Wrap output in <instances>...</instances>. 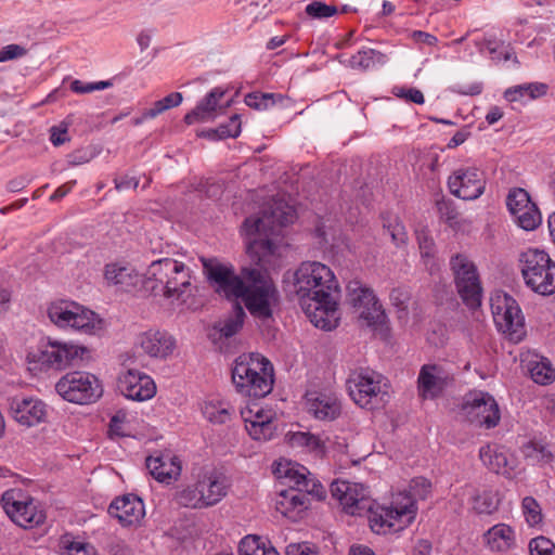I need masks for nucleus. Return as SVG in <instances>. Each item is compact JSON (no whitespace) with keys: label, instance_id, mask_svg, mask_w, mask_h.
<instances>
[{"label":"nucleus","instance_id":"1","mask_svg":"<svg viewBox=\"0 0 555 555\" xmlns=\"http://www.w3.org/2000/svg\"><path fill=\"white\" fill-rule=\"evenodd\" d=\"M295 219V209L284 202H274L259 216L246 218L243 230L247 236L249 266H243L235 272L231 263L202 258L204 273L214 291L229 300L242 299L255 319H271L280 294L267 267L278 249L274 237Z\"/></svg>","mask_w":555,"mask_h":555},{"label":"nucleus","instance_id":"2","mask_svg":"<svg viewBox=\"0 0 555 555\" xmlns=\"http://www.w3.org/2000/svg\"><path fill=\"white\" fill-rule=\"evenodd\" d=\"M294 289L315 327L331 331L338 325L339 286L327 266L318 261L302 262L294 273Z\"/></svg>","mask_w":555,"mask_h":555},{"label":"nucleus","instance_id":"3","mask_svg":"<svg viewBox=\"0 0 555 555\" xmlns=\"http://www.w3.org/2000/svg\"><path fill=\"white\" fill-rule=\"evenodd\" d=\"M191 272V269L181 261L160 258L149 266L143 287L154 296L185 301L184 297L192 293Z\"/></svg>","mask_w":555,"mask_h":555},{"label":"nucleus","instance_id":"4","mask_svg":"<svg viewBox=\"0 0 555 555\" xmlns=\"http://www.w3.org/2000/svg\"><path fill=\"white\" fill-rule=\"evenodd\" d=\"M231 378L236 391L242 396L264 398L273 389V364L260 353H243L233 362Z\"/></svg>","mask_w":555,"mask_h":555},{"label":"nucleus","instance_id":"5","mask_svg":"<svg viewBox=\"0 0 555 555\" xmlns=\"http://www.w3.org/2000/svg\"><path fill=\"white\" fill-rule=\"evenodd\" d=\"M230 479L217 468H203L194 483L180 486L173 501L182 507L203 509L217 505L228 494Z\"/></svg>","mask_w":555,"mask_h":555},{"label":"nucleus","instance_id":"6","mask_svg":"<svg viewBox=\"0 0 555 555\" xmlns=\"http://www.w3.org/2000/svg\"><path fill=\"white\" fill-rule=\"evenodd\" d=\"M91 350L72 341L48 338L27 353L30 370L40 372L63 371L70 366H82L91 360Z\"/></svg>","mask_w":555,"mask_h":555},{"label":"nucleus","instance_id":"7","mask_svg":"<svg viewBox=\"0 0 555 555\" xmlns=\"http://www.w3.org/2000/svg\"><path fill=\"white\" fill-rule=\"evenodd\" d=\"M518 262L528 288L543 296L555 293V261L546 251L528 248L520 253Z\"/></svg>","mask_w":555,"mask_h":555},{"label":"nucleus","instance_id":"8","mask_svg":"<svg viewBox=\"0 0 555 555\" xmlns=\"http://www.w3.org/2000/svg\"><path fill=\"white\" fill-rule=\"evenodd\" d=\"M347 388L356 404L371 411L383 408L389 398L386 378L371 369L351 372Z\"/></svg>","mask_w":555,"mask_h":555},{"label":"nucleus","instance_id":"9","mask_svg":"<svg viewBox=\"0 0 555 555\" xmlns=\"http://www.w3.org/2000/svg\"><path fill=\"white\" fill-rule=\"evenodd\" d=\"M0 501L10 519L24 529L36 528L46 520L40 502L21 489L4 491Z\"/></svg>","mask_w":555,"mask_h":555},{"label":"nucleus","instance_id":"10","mask_svg":"<svg viewBox=\"0 0 555 555\" xmlns=\"http://www.w3.org/2000/svg\"><path fill=\"white\" fill-rule=\"evenodd\" d=\"M47 312L50 321L61 328L70 327L85 334H94L101 330L102 322L98 315L75 301L51 302Z\"/></svg>","mask_w":555,"mask_h":555},{"label":"nucleus","instance_id":"11","mask_svg":"<svg viewBox=\"0 0 555 555\" xmlns=\"http://www.w3.org/2000/svg\"><path fill=\"white\" fill-rule=\"evenodd\" d=\"M346 292L347 301L359 311L361 325L378 330L386 324L387 315L372 288L359 280H351L347 283Z\"/></svg>","mask_w":555,"mask_h":555},{"label":"nucleus","instance_id":"12","mask_svg":"<svg viewBox=\"0 0 555 555\" xmlns=\"http://www.w3.org/2000/svg\"><path fill=\"white\" fill-rule=\"evenodd\" d=\"M449 264L463 302L472 309L478 308L481 305L482 287L474 261L467 255L459 253L450 258Z\"/></svg>","mask_w":555,"mask_h":555},{"label":"nucleus","instance_id":"13","mask_svg":"<svg viewBox=\"0 0 555 555\" xmlns=\"http://www.w3.org/2000/svg\"><path fill=\"white\" fill-rule=\"evenodd\" d=\"M56 392L66 401L76 404L95 402L103 392L99 378L87 372H69L55 384Z\"/></svg>","mask_w":555,"mask_h":555},{"label":"nucleus","instance_id":"14","mask_svg":"<svg viewBox=\"0 0 555 555\" xmlns=\"http://www.w3.org/2000/svg\"><path fill=\"white\" fill-rule=\"evenodd\" d=\"M417 513V506L412 502L404 503L399 498L396 506H374L372 504L367 519L370 528L377 534H386L404 529L411 524Z\"/></svg>","mask_w":555,"mask_h":555},{"label":"nucleus","instance_id":"15","mask_svg":"<svg viewBox=\"0 0 555 555\" xmlns=\"http://www.w3.org/2000/svg\"><path fill=\"white\" fill-rule=\"evenodd\" d=\"M491 310L498 330L518 341L525 334V319L517 301L508 294H498L491 298Z\"/></svg>","mask_w":555,"mask_h":555},{"label":"nucleus","instance_id":"16","mask_svg":"<svg viewBox=\"0 0 555 555\" xmlns=\"http://www.w3.org/2000/svg\"><path fill=\"white\" fill-rule=\"evenodd\" d=\"M454 383V374L439 363H426L416 379L417 396L422 401L436 400Z\"/></svg>","mask_w":555,"mask_h":555},{"label":"nucleus","instance_id":"17","mask_svg":"<svg viewBox=\"0 0 555 555\" xmlns=\"http://www.w3.org/2000/svg\"><path fill=\"white\" fill-rule=\"evenodd\" d=\"M485 172L476 167H461L448 178V189L452 195L463 201L479 198L486 190Z\"/></svg>","mask_w":555,"mask_h":555},{"label":"nucleus","instance_id":"18","mask_svg":"<svg viewBox=\"0 0 555 555\" xmlns=\"http://www.w3.org/2000/svg\"><path fill=\"white\" fill-rule=\"evenodd\" d=\"M331 493L339 501L344 511L353 516L367 514L372 506L367 489L361 483L335 480L331 483Z\"/></svg>","mask_w":555,"mask_h":555},{"label":"nucleus","instance_id":"19","mask_svg":"<svg viewBox=\"0 0 555 555\" xmlns=\"http://www.w3.org/2000/svg\"><path fill=\"white\" fill-rule=\"evenodd\" d=\"M463 409L472 422L486 428H493L501 418L495 399L485 391H473L465 397Z\"/></svg>","mask_w":555,"mask_h":555},{"label":"nucleus","instance_id":"20","mask_svg":"<svg viewBox=\"0 0 555 555\" xmlns=\"http://www.w3.org/2000/svg\"><path fill=\"white\" fill-rule=\"evenodd\" d=\"M507 208L514 221L524 230L532 231L541 223L538 206L531 201L529 193L521 188H515L506 197Z\"/></svg>","mask_w":555,"mask_h":555},{"label":"nucleus","instance_id":"21","mask_svg":"<svg viewBox=\"0 0 555 555\" xmlns=\"http://www.w3.org/2000/svg\"><path fill=\"white\" fill-rule=\"evenodd\" d=\"M245 428L254 440H270L275 430V413L254 402L241 411Z\"/></svg>","mask_w":555,"mask_h":555},{"label":"nucleus","instance_id":"22","mask_svg":"<svg viewBox=\"0 0 555 555\" xmlns=\"http://www.w3.org/2000/svg\"><path fill=\"white\" fill-rule=\"evenodd\" d=\"M117 387L121 395L133 401H146L156 393V385L151 376L138 370H128L119 375Z\"/></svg>","mask_w":555,"mask_h":555},{"label":"nucleus","instance_id":"23","mask_svg":"<svg viewBox=\"0 0 555 555\" xmlns=\"http://www.w3.org/2000/svg\"><path fill=\"white\" fill-rule=\"evenodd\" d=\"M10 410L13 418L26 427L36 426L47 418V404L37 398H13Z\"/></svg>","mask_w":555,"mask_h":555},{"label":"nucleus","instance_id":"24","mask_svg":"<svg viewBox=\"0 0 555 555\" xmlns=\"http://www.w3.org/2000/svg\"><path fill=\"white\" fill-rule=\"evenodd\" d=\"M112 517L118 519L122 526H131L141 520L145 514L143 501L135 494L128 493L116 498L108 506Z\"/></svg>","mask_w":555,"mask_h":555},{"label":"nucleus","instance_id":"25","mask_svg":"<svg viewBox=\"0 0 555 555\" xmlns=\"http://www.w3.org/2000/svg\"><path fill=\"white\" fill-rule=\"evenodd\" d=\"M284 477L289 485L297 491L305 493L306 496L312 495L319 501L326 498L324 486L305 466L287 467L284 470Z\"/></svg>","mask_w":555,"mask_h":555},{"label":"nucleus","instance_id":"26","mask_svg":"<svg viewBox=\"0 0 555 555\" xmlns=\"http://www.w3.org/2000/svg\"><path fill=\"white\" fill-rule=\"evenodd\" d=\"M146 467L151 475L159 482L170 483L181 474V462L170 452H159L146 459Z\"/></svg>","mask_w":555,"mask_h":555},{"label":"nucleus","instance_id":"27","mask_svg":"<svg viewBox=\"0 0 555 555\" xmlns=\"http://www.w3.org/2000/svg\"><path fill=\"white\" fill-rule=\"evenodd\" d=\"M307 409L317 420L334 421L341 413V404L338 398L333 393L307 392Z\"/></svg>","mask_w":555,"mask_h":555},{"label":"nucleus","instance_id":"28","mask_svg":"<svg viewBox=\"0 0 555 555\" xmlns=\"http://www.w3.org/2000/svg\"><path fill=\"white\" fill-rule=\"evenodd\" d=\"M310 501L305 493L297 491L292 485L289 489L282 490L275 501V509L284 517L297 521L302 518Z\"/></svg>","mask_w":555,"mask_h":555},{"label":"nucleus","instance_id":"29","mask_svg":"<svg viewBox=\"0 0 555 555\" xmlns=\"http://www.w3.org/2000/svg\"><path fill=\"white\" fill-rule=\"evenodd\" d=\"M144 352L153 358H167L175 349V339L171 335L160 331H147L140 338Z\"/></svg>","mask_w":555,"mask_h":555},{"label":"nucleus","instance_id":"30","mask_svg":"<svg viewBox=\"0 0 555 555\" xmlns=\"http://www.w3.org/2000/svg\"><path fill=\"white\" fill-rule=\"evenodd\" d=\"M479 457L485 466L495 474L511 476L513 467L506 451L498 446L487 444L479 450Z\"/></svg>","mask_w":555,"mask_h":555},{"label":"nucleus","instance_id":"31","mask_svg":"<svg viewBox=\"0 0 555 555\" xmlns=\"http://www.w3.org/2000/svg\"><path fill=\"white\" fill-rule=\"evenodd\" d=\"M225 90L221 87H216L210 90L206 96L197 103V105L184 116V121L188 125H193L198 121H205L209 118L218 106L219 101L224 96Z\"/></svg>","mask_w":555,"mask_h":555},{"label":"nucleus","instance_id":"32","mask_svg":"<svg viewBox=\"0 0 555 555\" xmlns=\"http://www.w3.org/2000/svg\"><path fill=\"white\" fill-rule=\"evenodd\" d=\"M416 240L425 270L430 275L438 274L441 270V263L436 257V244L429 231L426 229L416 231Z\"/></svg>","mask_w":555,"mask_h":555},{"label":"nucleus","instance_id":"33","mask_svg":"<svg viewBox=\"0 0 555 555\" xmlns=\"http://www.w3.org/2000/svg\"><path fill=\"white\" fill-rule=\"evenodd\" d=\"M491 551L506 552L515 545V531L506 524H496L483 534Z\"/></svg>","mask_w":555,"mask_h":555},{"label":"nucleus","instance_id":"34","mask_svg":"<svg viewBox=\"0 0 555 555\" xmlns=\"http://www.w3.org/2000/svg\"><path fill=\"white\" fill-rule=\"evenodd\" d=\"M475 46L478 49L479 53L482 55H489L490 59L500 63L502 61H509L514 55L513 50L504 44V41L495 38L494 36H485L480 39L475 40Z\"/></svg>","mask_w":555,"mask_h":555},{"label":"nucleus","instance_id":"35","mask_svg":"<svg viewBox=\"0 0 555 555\" xmlns=\"http://www.w3.org/2000/svg\"><path fill=\"white\" fill-rule=\"evenodd\" d=\"M520 451L531 465L550 464L554 459L550 444L542 439L534 438L527 441L521 446Z\"/></svg>","mask_w":555,"mask_h":555},{"label":"nucleus","instance_id":"36","mask_svg":"<svg viewBox=\"0 0 555 555\" xmlns=\"http://www.w3.org/2000/svg\"><path fill=\"white\" fill-rule=\"evenodd\" d=\"M548 86L543 82H529L513 86L505 90L504 99L508 102H521L525 98L535 100L547 93Z\"/></svg>","mask_w":555,"mask_h":555},{"label":"nucleus","instance_id":"37","mask_svg":"<svg viewBox=\"0 0 555 555\" xmlns=\"http://www.w3.org/2000/svg\"><path fill=\"white\" fill-rule=\"evenodd\" d=\"M433 490L431 481L423 476H417L411 479L408 489L398 495V498L404 503L412 502L414 506H417V501L426 500Z\"/></svg>","mask_w":555,"mask_h":555},{"label":"nucleus","instance_id":"38","mask_svg":"<svg viewBox=\"0 0 555 555\" xmlns=\"http://www.w3.org/2000/svg\"><path fill=\"white\" fill-rule=\"evenodd\" d=\"M204 416L212 424H227L235 413V409L228 402L208 400L202 408Z\"/></svg>","mask_w":555,"mask_h":555},{"label":"nucleus","instance_id":"39","mask_svg":"<svg viewBox=\"0 0 555 555\" xmlns=\"http://www.w3.org/2000/svg\"><path fill=\"white\" fill-rule=\"evenodd\" d=\"M104 276L109 284L117 285L125 291H129L138 281V275L133 274L130 268L118 263L106 264Z\"/></svg>","mask_w":555,"mask_h":555},{"label":"nucleus","instance_id":"40","mask_svg":"<svg viewBox=\"0 0 555 555\" xmlns=\"http://www.w3.org/2000/svg\"><path fill=\"white\" fill-rule=\"evenodd\" d=\"M388 57L385 53L375 49H363L352 55L348 64L352 69L367 70L373 68L376 64L385 65Z\"/></svg>","mask_w":555,"mask_h":555},{"label":"nucleus","instance_id":"41","mask_svg":"<svg viewBox=\"0 0 555 555\" xmlns=\"http://www.w3.org/2000/svg\"><path fill=\"white\" fill-rule=\"evenodd\" d=\"M246 313L240 302H235L232 313L219 322L218 328L220 337L229 338L234 336L243 327Z\"/></svg>","mask_w":555,"mask_h":555},{"label":"nucleus","instance_id":"42","mask_svg":"<svg viewBox=\"0 0 555 555\" xmlns=\"http://www.w3.org/2000/svg\"><path fill=\"white\" fill-rule=\"evenodd\" d=\"M529 373L532 380L539 385H548L555 380V370L546 358L531 361Z\"/></svg>","mask_w":555,"mask_h":555},{"label":"nucleus","instance_id":"43","mask_svg":"<svg viewBox=\"0 0 555 555\" xmlns=\"http://www.w3.org/2000/svg\"><path fill=\"white\" fill-rule=\"evenodd\" d=\"M436 207L441 220H443L450 227H455L459 224L460 212L452 199L442 197L436 202Z\"/></svg>","mask_w":555,"mask_h":555},{"label":"nucleus","instance_id":"44","mask_svg":"<svg viewBox=\"0 0 555 555\" xmlns=\"http://www.w3.org/2000/svg\"><path fill=\"white\" fill-rule=\"evenodd\" d=\"M288 442L292 447H305L311 451H317L322 447V442L318 436L302 431L289 435Z\"/></svg>","mask_w":555,"mask_h":555},{"label":"nucleus","instance_id":"45","mask_svg":"<svg viewBox=\"0 0 555 555\" xmlns=\"http://www.w3.org/2000/svg\"><path fill=\"white\" fill-rule=\"evenodd\" d=\"M522 513L529 526L533 527L542 521L541 507L532 496H526L521 502Z\"/></svg>","mask_w":555,"mask_h":555},{"label":"nucleus","instance_id":"46","mask_svg":"<svg viewBox=\"0 0 555 555\" xmlns=\"http://www.w3.org/2000/svg\"><path fill=\"white\" fill-rule=\"evenodd\" d=\"M183 96L180 92H171L162 100L154 102L153 106L150 108V116H158L164 112L177 107L182 103Z\"/></svg>","mask_w":555,"mask_h":555},{"label":"nucleus","instance_id":"47","mask_svg":"<svg viewBox=\"0 0 555 555\" xmlns=\"http://www.w3.org/2000/svg\"><path fill=\"white\" fill-rule=\"evenodd\" d=\"M63 547L68 555H96V548L89 542L78 539L64 538L62 540Z\"/></svg>","mask_w":555,"mask_h":555},{"label":"nucleus","instance_id":"48","mask_svg":"<svg viewBox=\"0 0 555 555\" xmlns=\"http://www.w3.org/2000/svg\"><path fill=\"white\" fill-rule=\"evenodd\" d=\"M274 93L251 92L245 96L247 106L255 109H267L275 104Z\"/></svg>","mask_w":555,"mask_h":555},{"label":"nucleus","instance_id":"49","mask_svg":"<svg viewBox=\"0 0 555 555\" xmlns=\"http://www.w3.org/2000/svg\"><path fill=\"white\" fill-rule=\"evenodd\" d=\"M383 227L384 229L387 230V232L391 236L392 242L397 246L405 244L408 240V233L405 231V227L397 218L389 221H386V219L384 218Z\"/></svg>","mask_w":555,"mask_h":555},{"label":"nucleus","instance_id":"50","mask_svg":"<svg viewBox=\"0 0 555 555\" xmlns=\"http://www.w3.org/2000/svg\"><path fill=\"white\" fill-rule=\"evenodd\" d=\"M305 12L312 18L322 20L334 16L337 13V8L324 2L313 1L306 7Z\"/></svg>","mask_w":555,"mask_h":555},{"label":"nucleus","instance_id":"51","mask_svg":"<svg viewBox=\"0 0 555 555\" xmlns=\"http://www.w3.org/2000/svg\"><path fill=\"white\" fill-rule=\"evenodd\" d=\"M530 555H555V543L546 537L533 538L529 543Z\"/></svg>","mask_w":555,"mask_h":555},{"label":"nucleus","instance_id":"52","mask_svg":"<svg viewBox=\"0 0 555 555\" xmlns=\"http://www.w3.org/2000/svg\"><path fill=\"white\" fill-rule=\"evenodd\" d=\"M474 509L478 514H492L498 509V501L491 492H483L475 498Z\"/></svg>","mask_w":555,"mask_h":555},{"label":"nucleus","instance_id":"53","mask_svg":"<svg viewBox=\"0 0 555 555\" xmlns=\"http://www.w3.org/2000/svg\"><path fill=\"white\" fill-rule=\"evenodd\" d=\"M241 125L240 115L234 114L225 124H220L218 126L221 138L223 140L228 138H237L241 134Z\"/></svg>","mask_w":555,"mask_h":555},{"label":"nucleus","instance_id":"54","mask_svg":"<svg viewBox=\"0 0 555 555\" xmlns=\"http://www.w3.org/2000/svg\"><path fill=\"white\" fill-rule=\"evenodd\" d=\"M393 94L415 104L425 102L423 92L416 88H395Z\"/></svg>","mask_w":555,"mask_h":555},{"label":"nucleus","instance_id":"55","mask_svg":"<svg viewBox=\"0 0 555 555\" xmlns=\"http://www.w3.org/2000/svg\"><path fill=\"white\" fill-rule=\"evenodd\" d=\"M27 54V49L20 44H8L0 50V63L18 59Z\"/></svg>","mask_w":555,"mask_h":555},{"label":"nucleus","instance_id":"56","mask_svg":"<svg viewBox=\"0 0 555 555\" xmlns=\"http://www.w3.org/2000/svg\"><path fill=\"white\" fill-rule=\"evenodd\" d=\"M260 538L247 535L238 544V555H254L259 548Z\"/></svg>","mask_w":555,"mask_h":555},{"label":"nucleus","instance_id":"57","mask_svg":"<svg viewBox=\"0 0 555 555\" xmlns=\"http://www.w3.org/2000/svg\"><path fill=\"white\" fill-rule=\"evenodd\" d=\"M286 555H318V552L310 543H293L287 545Z\"/></svg>","mask_w":555,"mask_h":555},{"label":"nucleus","instance_id":"58","mask_svg":"<svg viewBox=\"0 0 555 555\" xmlns=\"http://www.w3.org/2000/svg\"><path fill=\"white\" fill-rule=\"evenodd\" d=\"M68 140L66 126H53L50 129V141L54 146H61Z\"/></svg>","mask_w":555,"mask_h":555},{"label":"nucleus","instance_id":"59","mask_svg":"<svg viewBox=\"0 0 555 555\" xmlns=\"http://www.w3.org/2000/svg\"><path fill=\"white\" fill-rule=\"evenodd\" d=\"M411 38L417 43H424L429 47L436 46L438 42L436 36L423 30H413L411 34Z\"/></svg>","mask_w":555,"mask_h":555},{"label":"nucleus","instance_id":"60","mask_svg":"<svg viewBox=\"0 0 555 555\" xmlns=\"http://www.w3.org/2000/svg\"><path fill=\"white\" fill-rule=\"evenodd\" d=\"M115 189L117 191L137 189L139 186V179L135 177L124 176L114 179Z\"/></svg>","mask_w":555,"mask_h":555},{"label":"nucleus","instance_id":"61","mask_svg":"<svg viewBox=\"0 0 555 555\" xmlns=\"http://www.w3.org/2000/svg\"><path fill=\"white\" fill-rule=\"evenodd\" d=\"M30 183V179L27 176L15 177L8 181L7 190L12 193L24 190Z\"/></svg>","mask_w":555,"mask_h":555},{"label":"nucleus","instance_id":"62","mask_svg":"<svg viewBox=\"0 0 555 555\" xmlns=\"http://www.w3.org/2000/svg\"><path fill=\"white\" fill-rule=\"evenodd\" d=\"M108 433L111 436L125 437L127 434L124 431V420L118 415H114L108 425Z\"/></svg>","mask_w":555,"mask_h":555},{"label":"nucleus","instance_id":"63","mask_svg":"<svg viewBox=\"0 0 555 555\" xmlns=\"http://www.w3.org/2000/svg\"><path fill=\"white\" fill-rule=\"evenodd\" d=\"M76 180H70L64 184H62L61 186H59L51 195H50V201L51 202H56V201H60L62 199L63 197H65L73 189L74 186L76 185Z\"/></svg>","mask_w":555,"mask_h":555},{"label":"nucleus","instance_id":"64","mask_svg":"<svg viewBox=\"0 0 555 555\" xmlns=\"http://www.w3.org/2000/svg\"><path fill=\"white\" fill-rule=\"evenodd\" d=\"M70 90L78 94L90 93L94 91L93 82H83L75 79L70 82Z\"/></svg>","mask_w":555,"mask_h":555}]
</instances>
